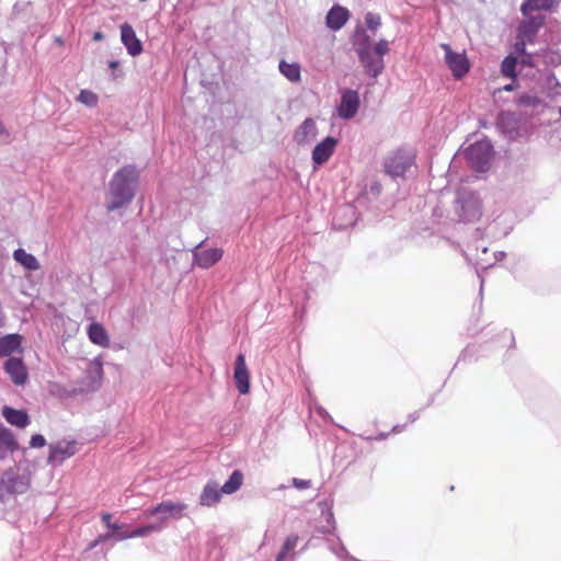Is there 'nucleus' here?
Segmentation results:
<instances>
[{"label": "nucleus", "instance_id": "1", "mask_svg": "<svg viewBox=\"0 0 561 561\" xmlns=\"http://www.w3.org/2000/svg\"><path fill=\"white\" fill-rule=\"evenodd\" d=\"M138 180V172L131 165L119 169L110 183V201L107 210L113 211L131 202L134 198L133 185Z\"/></svg>", "mask_w": 561, "mask_h": 561}, {"label": "nucleus", "instance_id": "2", "mask_svg": "<svg viewBox=\"0 0 561 561\" xmlns=\"http://www.w3.org/2000/svg\"><path fill=\"white\" fill-rule=\"evenodd\" d=\"M354 48L366 73L377 78L385 69V61L375 55L370 46V38L364 31L355 34Z\"/></svg>", "mask_w": 561, "mask_h": 561}, {"label": "nucleus", "instance_id": "3", "mask_svg": "<svg viewBox=\"0 0 561 561\" xmlns=\"http://www.w3.org/2000/svg\"><path fill=\"white\" fill-rule=\"evenodd\" d=\"M80 449V443L77 439L62 438L48 446L47 463L50 466H61L67 459L73 457Z\"/></svg>", "mask_w": 561, "mask_h": 561}, {"label": "nucleus", "instance_id": "4", "mask_svg": "<svg viewBox=\"0 0 561 561\" xmlns=\"http://www.w3.org/2000/svg\"><path fill=\"white\" fill-rule=\"evenodd\" d=\"M415 164V154L398 149L385 160V172L391 178L404 176L405 172Z\"/></svg>", "mask_w": 561, "mask_h": 561}, {"label": "nucleus", "instance_id": "5", "mask_svg": "<svg viewBox=\"0 0 561 561\" xmlns=\"http://www.w3.org/2000/svg\"><path fill=\"white\" fill-rule=\"evenodd\" d=\"M187 505L182 502L164 501L145 512L146 517L159 516L160 524L157 527H162L168 519H181L184 515Z\"/></svg>", "mask_w": 561, "mask_h": 561}, {"label": "nucleus", "instance_id": "6", "mask_svg": "<svg viewBox=\"0 0 561 561\" xmlns=\"http://www.w3.org/2000/svg\"><path fill=\"white\" fill-rule=\"evenodd\" d=\"M445 51V62L450 69L453 77L457 80L462 79L470 70V61L466 53H456L449 44H440Z\"/></svg>", "mask_w": 561, "mask_h": 561}, {"label": "nucleus", "instance_id": "7", "mask_svg": "<svg viewBox=\"0 0 561 561\" xmlns=\"http://www.w3.org/2000/svg\"><path fill=\"white\" fill-rule=\"evenodd\" d=\"M491 146L485 141H479L467 149V156L471 164L479 171L484 170L491 159Z\"/></svg>", "mask_w": 561, "mask_h": 561}, {"label": "nucleus", "instance_id": "8", "mask_svg": "<svg viewBox=\"0 0 561 561\" xmlns=\"http://www.w3.org/2000/svg\"><path fill=\"white\" fill-rule=\"evenodd\" d=\"M3 369L16 386H24L28 380V371L21 357H9L3 364Z\"/></svg>", "mask_w": 561, "mask_h": 561}, {"label": "nucleus", "instance_id": "9", "mask_svg": "<svg viewBox=\"0 0 561 561\" xmlns=\"http://www.w3.org/2000/svg\"><path fill=\"white\" fill-rule=\"evenodd\" d=\"M0 484L8 493H24L30 484V480L25 476H20L13 469L3 472Z\"/></svg>", "mask_w": 561, "mask_h": 561}, {"label": "nucleus", "instance_id": "10", "mask_svg": "<svg viewBox=\"0 0 561 561\" xmlns=\"http://www.w3.org/2000/svg\"><path fill=\"white\" fill-rule=\"evenodd\" d=\"M359 107V95L357 91L347 89L343 91L341 103L337 106V114L341 118L350 119L354 117Z\"/></svg>", "mask_w": 561, "mask_h": 561}, {"label": "nucleus", "instance_id": "11", "mask_svg": "<svg viewBox=\"0 0 561 561\" xmlns=\"http://www.w3.org/2000/svg\"><path fill=\"white\" fill-rule=\"evenodd\" d=\"M233 379L240 394L250 392V371L247 367L244 354H239L236 358Z\"/></svg>", "mask_w": 561, "mask_h": 561}, {"label": "nucleus", "instance_id": "12", "mask_svg": "<svg viewBox=\"0 0 561 561\" xmlns=\"http://www.w3.org/2000/svg\"><path fill=\"white\" fill-rule=\"evenodd\" d=\"M224 250L219 248L196 250L193 252L194 264L202 268H209L221 260Z\"/></svg>", "mask_w": 561, "mask_h": 561}, {"label": "nucleus", "instance_id": "13", "mask_svg": "<svg viewBox=\"0 0 561 561\" xmlns=\"http://www.w3.org/2000/svg\"><path fill=\"white\" fill-rule=\"evenodd\" d=\"M121 39L129 55L135 57L141 54V42L138 39L134 28L128 23L121 25Z\"/></svg>", "mask_w": 561, "mask_h": 561}, {"label": "nucleus", "instance_id": "14", "mask_svg": "<svg viewBox=\"0 0 561 561\" xmlns=\"http://www.w3.org/2000/svg\"><path fill=\"white\" fill-rule=\"evenodd\" d=\"M543 24L545 16H530L519 24L517 34L519 35L520 38L534 43L538 31L543 26Z\"/></svg>", "mask_w": 561, "mask_h": 561}, {"label": "nucleus", "instance_id": "15", "mask_svg": "<svg viewBox=\"0 0 561 561\" xmlns=\"http://www.w3.org/2000/svg\"><path fill=\"white\" fill-rule=\"evenodd\" d=\"M337 140L331 136L324 138L312 151V160L316 164H323L333 154Z\"/></svg>", "mask_w": 561, "mask_h": 561}, {"label": "nucleus", "instance_id": "16", "mask_svg": "<svg viewBox=\"0 0 561 561\" xmlns=\"http://www.w3.org/2000/svg\"><path fill=\"white\" fill-rule=\"evenodd\" d=\"M317 136L316 122L312 118H306L302 124L295 130L294 139L300 145H307Z\"/></svg>", "mask_w": 561, "mask_h": 561}, {"label": "nucleus", "instance_id": "17", "mask_svg": "<svg viewBox=\"0 0 561 561\" xmlns=\"http://www.w3.org/2000/svg\"><path fill=\"white\" fill-rule=\"evenodd\" d=\"M350 18V12L346 8L334 5L327 14L325 23L330 30L337 31L342 28Z\"/></svg>", "mask_w": 561, "mask_h": 561}, {"label": "nucleus", "instance_id": "18", "mask_svg": "<svg viewBox=\"0 0 561 561\" xmlns=\"http://www.w3.org/2000/svg\"><path fill=\"white\" fill-rule=\"evenodd\" d=\"M22 336L20 334H8L0 337V358L11 357L15 352L22 353Z\"/></svg>", "mask_w": 561, "mask_h": 561}, {"label": "nucleus", "instance_id": "19", "mask_svg": "<svg viewBox=\"0 0 561 561\" xmlns=\"http://www.w3.org/2000/svg\"><path fill=\"white\" fill-rule=\"evenodd\" d=\"M2 416L9 424L19 428H25L31 423L30 416L25 411L8 405L2 408Z\"/></svg>", "mask_w": 561, "mask_h": 561}, {"label": "nucleus", "instance_id": "20", "mask_svg": "<svg viewBox=\"0 0 561 561\" xmlns=\"http://www.w3.org/2000/svg\"><path fill=\"white\" fill-rule=\"evenodd\" d=\"M221 488L218 489V485L214 481H209L204 486L201 496H199V504L202 506H214L221 500Z\"/></svg>", "mask_w": 561, "mask_h": 561}, {"label": "nucleus", "instance_id": "21", "mask_svg": "<svg viewBox=\"0 0 561 561\" xmlns=\"http://www.w3.org/2000/svg\"><path fill=\"white\" fill-rule=\"evenodd\" d=\"M461 216L467 221H473L480 218L481 216V202L474 196L470 195L468 199L463 201L461 204Z\"/></svg>", "mask_w": 561, "mask_h": 561}, {"label": "nucleus", "instance_id": "22", "mask_svg": "<svg viewBox=\"0 0 561 561\" xmlns=\"http://www.w3.org/2000/svg\"><path fill=\"white\" fill-rule=\"evenodd\" d=\"M87 333H88L90 341L93 344L99 345L104 348L110 346V336L107 334V331L101 323L92 322L88 327Z\"/></svg>", "mask_w": 561, "mask_h": 561}, {"label": "nucleus", "instance_id": "23", "mask_svg": "<svg viewBox=\"0 0 561 561\" xmlns=\"http://www.w3.org/2000/svg\"><path fill=\"white\" fill-rule=\"evenodd\" d=\"M19 449V443L15 439L13 433L0 424V459L5 457V453H14Z\"/></svg>", "mask_w": 561, "mask_h": 561}, {"label": "nucleus", "instance_id": "24", "mask_svg": "<svg viewBox=\"0 0 561 561\" xmlns=\"http://www.w3.org/2000/svg\"><path fill=\"white\" fill-rule=\"evenodd\" d=\"M559 0H525L522 4V12L524 15H528L531 11L550 10Z\"/></svg>", "mask_w": 561, "mask_h": 561}, {"label": "nucleus", "instance_id": "25", "mask_svg": "<svg viewBox=\"0 0 561 561\" xmlns=\"http://www.w3.org/2000/svg\"><path fill=\"white\" fill-rule=\"evenodd\" d=\"M13 257L28 271H36L39 268L37 259L33 254L27 253L24 249H16L13 252Z\"/></svg>", "mask_w": 561, "mask_h": 561}, {"label": "nucleus", "instance_id": "26", "mask_svg": "<svg viewBox=\"0 0 561 561\" xmlns=\"http://www.w3.org/2000/svg\"><path fill=\"white\" fill-rule=\"evenodd\" d=\"M279 71L280 73L286 77L290 82H298L301 78V69L299 64L297 62H287L285 60H282L279 62Z\"/></svg>", "mask_w": 561, "mask_h": 561}, {"label": "nucleus", "instance_id": "27", "mask_svg": "<svg viewBox=\"0 0 561 561\" xmlns=\"http://www.w3.org/2000/svg\"><path fill=\"white\" fill-rule=\"evenodd\" d=\"M243 480V473L240 470H234L221 486V492L224 494H233L242 486Z\"/></svg>", "mask_w": 561, "mask_h": 561}, {"label": "nucleus", "instance_id": "28", "mask_svg": "<svg viewBox=\"0 0 561 561\" xmlns=\"http://www.w3.org/2000/svg\"><path fill=\"white\" fill-rule=\"evenodd\" d=\"M160 527H157L156 525H147L139 527L133 531L129 533H122L116 536V540H124L128 538H135V537H144L150 534L153 530H158Z\"/></svg>", "mask_w": 561, "mask_h": 561}, {"label": "nucleus", "instance_id": "29", "mask_svg": "<svg viewBox=\"0 0 561 561\" xmlns=\"http://www.w3.org/2000/svg\"><path fill=\"white\" fill-rule=\"evenodd\" d=\"M516 64L517 59L513 56H507L504 58L501 65V72L503 76L507 78H515L516 77Z\"/></svg>", "mask_w": 561, "mask_h": 561}, {"label": "nucleus", "instance_id": "30", "mask_svg": "<svg viewBox=\"0 0 561 561\" xmlns=\"http://www.w3.org/2000/svg\"><path fill=\"white\" fill-rule=\"evenodd\" d=\"M78 101L87 106L93 107L98 104L99 96L90 90H81Z\"/></svg>", "mask_w": 561, "mask_h": 561}, {"label": "nucleus", "instance_id": "31", "mask_svg": "<svg viewBox=\"0 0 561 561\" xmlns=\"http://www.w3.org/2000/svg\"><path fill=\"white\" fill-rule=\"evenodd\" d=\"M298 539H299L298 536H295V535L287 537V539L285 540V542L283 545V549L278 554V561H283L285 559L287 552L295 549V547L297 546Z\"/></svg>", "mask_w": 561, "mask_h": 561}, {"label": "nucleus", "instance_id": "32", "mask_svg": "<svg viewBox=\"0 0 561 561\" xmlns=\"http://www.w3.org/2000/svg\"><path fill=\"white\" fill-rule=\"evenodd\" d=\"M517 104L519 106H530V107H535L536 105L539 104V99L535 95H530V94H522L519 95V98L517 99Z\"/></svg>", "mask_w": 561, "mask_h": 561}, {"label": "nucleus", "instance_id": "33", "mask_svg": "<svg viewBox=\"0 0 561 561\" xmlns=\"http://www.w3.org/2000/svg\"><path fill=\"white\" fill-rule=\"evenodd\" d=\"M365 22L367 27L371 31H376L381 24L380 16L370 12L366 14Z\"/></svg>", "mask_w": 561, "mask_h": 561}, {"label": "nucleus", "instance_id": "34", "mask_svg": "<svg viewBox=\"0 0 561 561\" xmlns=\"http://www.w3.org/2000/svg\"><path fill=\"white\" fill-rule=\"evenodd\" d=\"M371 49L375 51L377 57H381L383 59V56L389 53V43L386 39H380Z\"/></svg>", "mask_w": 561, "mask_h": 561}, {"label": "nucleus", "instance_id": "35", "mask_svg": "<svg viewBox=\"0 0 561 561\" xmlns=\"http://www.w3.org/2000/svg\"><path fill=\"white\" fill-rule=\"evenodd\" d=\"M46 445V439L41 434H35L30 439V447L31 448H42Z\"/></svg>", "mask_w": 561, "mask_h": 561}, {"label": "nucleus", "instance_id": "36", "mask_svg": "<svg viewBox=\"0 0 561 561\" xmlns=\"http://www.w3.org/2000/svg\"><path fill=\"white\" fill-rule=\"evenodd\" d=\"M528 43H531V42L520 38L519 35L517 34V38H516V43H515V50L519 54H525L526 45Z\"/></svg>", "mask_w": 561, "mask_h": 561}, {"label": "nucleus", "instance_id": "37", "mask_svg": "<svg viewBox=\"0 0 561 561\" xmlns=\"http://www.w3.org/2000/svg\"><path fill=\"white\" fill-rule=\"evenodd\" d=\"M293 485L299 490L308 489L310 488V481L309 480H302L298 478L293 479Z\"/></svg>", "mask_w": 561, "mask_h": 561}, {"label": "nucleus", "instance_id": "38", "mask_svg": "<svg viewBox=\"0 0 561 561\" xmlns=\"http://www.w3.org/2000/svg\"><path fill=\"white\" fill-rule=\"evenodd\" d=\"M101 518H102V522L104 523V525L108 528V526H111L112 522V515L110 513H103L101 515Z\"/></svg>", "mask_w": 561, "mask_h": 561}, {"label": "nucleus", "instance_id": "39", "mask_svg": "<svg viewBox=\"0 0 561 561\" xmlns=\"http://www.w3.org/2000/svg\"><path fill=\"white\" fill-rule=\"evenodd\" d=\"M117 535L118 534H104V535H100L98 537V539H99L100 542H104V541L110 540L111 538H115L116 539Z\"/></svg>", "mask_w": 561, "mask_h": 561}, {"label": "nucleus", "instance_id": "40", "mask_svg": "<svg viewBox=\"0 0 561 561\" xmlns=\"http://www.w3.org/2000/svg\"><path fill=\"white\" fill-rule=\"evenodd\" d=\"M100 543H101V542H100V541H99V539L96 538V539H94L93 541H91V542L89 543L88 549H89V550H92V549L96 548Z\"/></svg>", "mask_w": 561, "mask_h": 561}, {"label": "nucleus", "instance_id": "41", "mask_svg": "<svg viewBox=\"0 0 561 561\" xmlns=\"http://www.w3.org/2000/svg\"><path fill=\"white\" fill-rule=\"evenodd\" d=\"M404 430V425H396L392 427L391 432L394 434L401 433Z\"/></svg>", "mask_w": 561, "mask_h": 561}, {"label": "nucleus", "instance_id": "42", "mask_svg": "<svg viewBox=\"0 0 561 561\" xmlns=\"http://www.w3.org/2000/svg\"><path fill=\"white\" fill-rule=\"evenodd\" d=\"M103 38H104V35H103V33H101V32H95V33L93 34V41H96V42H98V41H102Z\"/></svg>", "mask_w": 561, "mask_h": 561}, {"label": "nucleus", "instance_id": "43", "mask_svg": "<svg viewBox=\"0 0 561 561\" xmlns=\"http://www.w3.org/2000/svg\"><path fill=\"white\" fill-rule=\"evenodd\" d=\"M108 528L112 529L113 531H117L122 528V526L116 523H112L111 526H108Z\"/></svg>", "mask_w": 561, "mask_h": 561}, {"label": "nucleus", "instance_id": "44", "mask_svg": "<svg viewBox=\"0 0 561 561\" xmlns=\"http://www.w3.org/2000/svg\"><path fill=\"white\" fill-rule=\"evenodd\" d=\"M108 66L112 69H116L119 66V62L116 60H112V61H110Z\"/></svg>", "mask_w": 561, "mask_h": 561}, {"label": "nucleus", "instance_id": "45", "mask_svg": "<svg viewBox=\"0 0 561 561\" xmlns=\"http://www.w3.org/2000/svg\"><path fill=\"white\" fill-rule=\"evenodd\" d=\"M503 90L504 91H512V90H514V84L513 83L506 84V85L503 87Z\"/></svg>", "mask_w": 561, "mask_h": 561}, {"label": "nucleus", "instance_id": "46", "mask_svg": "<svg viewBox=\"0 0 561 561\" xmlns=\"http://www.w3.org/2000/svg\"><path fill=\"white\" fill-rule=\"evenodd\" d=\"M387 436H388L387 434L381 433L378 436H376L375 439H379V440L385 439V438H387Z\"/></svg>", "mask_w": 561, "mask_h": 561}, {"label": "nucleus", "instance_id": "47", "mask_svg": "<svg viewBox=\"0 0 561 561\" xmlns=\"http://www.w3.org/2000/svg\"><path fill=\"white\" fill-rule=\"evenodd\" d=\"M276 561H278V559Z\"/></svg>", "mask_w": 561, "mask_h": 561}]
</instances>
